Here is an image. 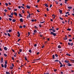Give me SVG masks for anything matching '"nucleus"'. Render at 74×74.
Instances as JSON below:
<instances>
[{
  "instance_id": "6ab92c4d",
  "label": "nucleus",
  "mask_w": 74,
  "mask_h": 74,
  "mask_svg": "<svg viewBox=\"0 0 74 74\" xmlns=\"http://www.w3.org/2000/svg\"><path fill=\"white\" fill-rule=\"evenodd\" d=\"M66 55H67V56H71V55H70V54L68 53L66 54Z\"/></svg>"
},
{
  "instance_id": "7c9ffc66",
  "label": "nucleus",
  "mask_w": 74,
  "mask_h": 74,
  "mask_svg": "<svg viewBox=\"0 0 74 74\" xmlns=\"http://www.w3.org/2000/svg\"><path fill=\"white\" fill-rule=\"evenodd\" d=\"M6 73L7 74H10V73L8 72H6Z\"/></svg>"
},
{
  "instance_id": "72a5a7b5",
  "label": "nucleus",
  "mask_w": 74,
  "mask_h": 74,
  "mask_svg": "<svg viewBox=\"0 0 74 74\" xmlns=\"http://www.w3.org/2000/svg\"><path fill=\"white\" fill-rule=\"evenodd\" d=\"M58 48H61V47H60V46H58Z\"/></svg>"
},
{
  "instance_id": "4468645a",
  "label": "nucleus",
  "mask_w": 74,
  "mask_h": 74,
  "mask_svg": "<svg viewBox=\"0 0 74 74\" xmlns=\"http://www.w3.org/2000/svg\"><path fill=\"white\" fill-rule=\"evenodd\" d=\"M67 64L68 66H71L72 65L70 64Z\"/></svg>"
},
{
  "instance_id": "cd10ccee",
  "label": "nucleus",
  "mask_w": 74,
  "mask_h": 74,
  "mask_svg": "<svg viewBox=\"0 0 74 74\" xmlns=\"http://www.w3.org/2000/svg\"><path fill=\"white\" fill-rule=\"evenodd\" d=\"M8 9L9 10H11V9L10 8L8 7Z\"/></svg>"
},
{
  "instance_id": "b1692460",
  "label": "nucleus",
  "mask_w": 74,
  "mask_h": 74,
  "mask_svg": "<svg viewBox=\"0 0 74 74\" xmlns=\"http://www.w3.org/2000/svg\"><path fill=\"white\" fill-rule=\"evenodd\" d=\"M22 51V49H20L19 50V52H21Z\"/></svg>"
},
{
  "instance_id": "c756f323",
  "label": "nucleus",
  "mask_w": 74,
  "mask_h": 74,
  "mask_svg": "<svg viewBox=\"0 0 74 74\" xmlns=\"http://www.w3.org/2000/svg\"><path fill=\"white\" fill-rule=\"evenodd\" d=\"M4 56H5V57H6V56H7V54H4Z\"/></svg>"
},
{
  "instance_id": "0e129e2a",
  "label": "nucleus",
  "mask_w": 74,
  "mask_h": 74,
  "mask_svg": "<svg viewBox=\"0 0 74 74\" xmlns=\"http://www.w3.org/2000/svg\"><path fill=\"white\" fill-rule=\"evenodd\" d=\"M18 8H21V6H18Z\"/></svg>"
},
{
  "instance_id": "4be33fe9",
  "label": "nucleus",
  "mask_w": 74,
  "mask_h": 74,
  "mask_svg": "<svg viewBox=\"0 0 74 74\" xmlns=\"http://www.w3.org/2000/svg\"><path fill=\"white\" fill-rule=\"evenodd\" d=\"M7 34L8 36H9V37H11V35H10V34L9 33H8Z\"/></svg>"
},
{
  "instance_id": "bb28decb",
  "label": "nucleus",
  "mask_w": 74,
  "mask_h": 74,
  "mask_svg": "<svg viewBox=\"0 0 74 74\" xmlns=\"http://www.w3.org/2000/svg\"><path fill=\"white\" fill-rule=\"evenodd\" d=\"M52 30L53 31V32H56L55 30L54 29H53Z\"/></svg>"
},
{
  "instance_id": "39448f33",
  "label": "nucleus",
  "mask_w": 74,
  "mask_h": 74,
  "mask_svg": "<svg viewBox=\"0 0 74 74\" xmlns=\"http://www.w3.org/2000/svg\"><path fill=\"white\" fill-rule=\"evenodd\" d=\"M12 21L13 22H16V20L14 19H13L12 20Z\"/></svg>"
},
{
  "instance_id": "e2e57ef3",
  "label": "nucleus",
  "mask_w": 74,
  "mask_h": 74,
  "mask_svg": "<svg viewBox=\"0 0 74 74\" xmlns=\"http://www.w3.org/2000/svg\"><path fill=\"white\" fill-rule=\"evenodd\" d=\"M60 19H61V20H63V19L62 18H61L60 17Z\"/></svg>"
},
{
  "instance_id": "7ed1b4c3",
  "label": "nucleus",
  "mask_w": 74,
  "mask_h": 74,
  "mask_svg": "<svg viewBox=\"0 0 74 74\" xmlns=\"http://www.w3.org/2000/svg\"><path fill=\"white\" fill-rule=\"evenodd\" d=\"M17 34H18V35H17V36L18 37H20V34L19 33V32H18Z\"/></svg>"
},
{
  "instance_id": "2f4dec72",
  "label": "nucleus",
  "mask_w": 74,
  "mask_h": 74,
  "mask_svg": "<svg viewBox=\"0 0 74 74\" xmlns=\"http://www.w3.org/2000/svg\"><path fill=\"white\" fill-rule=\"evenodd\" d=\"M55 56H56V57H58V55L57 54H56L55 55Z\"/></svg>"
},
{
  "instance_id": "9b49d317",
  "label": "nucleus",
  "mask_w": 74,
  "mask_h": 74,
  "mask_svg": "<svg viewBox=\"0 0 74 74\" xmlns=\"http://www.w3.org/2000/svg\"><path fill=\"white\" fill-rule=\"evenodd\" d=\"M54 61L56 62H59V60H55Z\"/></svg>"
},
{
  "instance_id": "ddd939ff",
  "label": "nucleus",
  "mask_w": 74,
  "mask_h": 74,
  "mask_svg": "<svg viewBox=\"0 0 74 74\" xmlns=\"http://www.w3.org/2000/svg\"><path fill=\"white\" fill-rule=\"evenodd\" d=\"M65 4H67V2H67L68 1V0H65Z\"/></svg>"
},
{
  "instance_id": "a19ab883",
  "label": "nucleus",
  "mask_w": 74,
  "mask_h": 74,
  "mask_svg": "<svg viewBox=\"0 0 74 74\" xmlns=\"http://www.w3.org/2000/svg\"><path fill=\"white\" fill-rule=\"evenodd\" d=\"M13 15H14V13L13 12L11 14V15L12 16Z\"/></svg>"
},
{
  "instance_id": "5fc2aeb1",
  "label": "nucleus",
  "mask_w": 74,
  "mask_h": 74,
  "mask_svg": "<svg viewBox=\"0 0 74 74\" xmlns=\"http://www.w3.org/2000/svg\"><path fill=\"white\" fill-rule=\"evenodd\" d=\"M60 67H63V65L62 64H61V65L60 66Z\"/></svg>"
},
{
  "instance_id": "dca6fc26",
  "label": "nucleus",
  "mask_w": 74,
  "mask_h": 74,
  "mask_svg": "<svg viewBox=\"0 0 74 74\" xmlns=\"http://www.w3.org/2000/svg\"><path fill=\"white\" fill-rule=\"evenodd\" d=\"M12 32V30H11V29H9V30L8 32L9 33H11V32Z\"/></svg>"
},
{
  "instance_id": "473e14b6",
  "label": "nucleus",
  "mask_w": 74,
  "mask_h": 74,
  "mask_svg": "<svg viewBox=\"0 0 74 74\" xmlns=\"http://www.w3.org/2000/svg\"><path fill=\"white\" fill-rule=\"evenodd\" d=\"M25 60H27V58L26 57H25Z\"/></svg>"
},
{
  "instance_id": "052dcab7",
  "label": "nucleus",
  "mask_w": 74,
  "mask_h": 74,
  "mask_svg": "<svg viewBox=\"0 0 74 74\" xmlns=\"http://www.w3.org/2000/svg\"><path fill=\"white\" fill-rule=\"evenodd\" d=\"M73 43H72L71 44V46H73Z\"/></svg>"
},
{
  "instance_id": "9d476101",
  "label": "nucleus",
  "mask_w": 74,
  "mask_h": 74,
  "mask_svg": "<svg viewBox=\"0 0 74 74\" xmlns=\"http://www.w3.org/2000/svg\"><path fill=\"white\" fill-rule=\"evenodd\" d=\"M14 15H16V16H17V13H16V12H14Z\"/></svg>"
},
{
  "instance_id": "4c0bfd02",
  "label": "nucleus",
  "mask_w": 74,
  "mask_h": 74,
  "mask_svg": "<svg viewBox=\"0 0 74 74\" xmlns=\"http://www.w3.org/2000/svg\"><path fill=\"white\" fill-rule=\"evenodd\" d=\"M59 12L60 14H62V10H61Z\"/></svg>"
},
{
  "instance_id": "c03bdc74",
  "label": "nucleus",
  "mask_w": 74,
  "mask_h": 74,
  "mask_svg": "<svg viewBox=\"0 0 74 74\" xmlns=\"http://www.w3.org/2000/svg\"><path fill=\"white\" fill-rule=\"evenodd\" d=\"M9 20H10V21H12V19H11V18H9Z\"/></svg>"
},
{
  "instance_id": "8fccbe9b",
  "label": "nucleus",
  "mask_w": 74,
  "mask_h": 74,
  "mask_svg": "<svg viewBox=\"0 0 74 74\" xmlns=\"http://www.w3.org/2000/svg\"><path fill=\"white\" fill-rule=\"evenodd\" d=\"M31 21L32 22H34V19H32L31 20Z\"/></svg>"
},
{
  "instance_id": "69168bd1",
  "label": "nucleus",
  "mask_w": 74,
  "mask_h": 74,
  "mask_svg": "<svg viewBox=\"0 0 74 74\" xmlns=\"http://www.w3.org/2000/svg\"><path fill=\"white\" fill-rule=\"evenodd\" d=\"M39 27H41V25L40 24V25H39Z\"/></svg>"
},
{
  "instance_id": "f03ea898",
  "label": "nucleus",
  "mask_w": 74,
  "mask_h": 74,
  "mask_svg": "<svg viewBox=\"0 0 74 74\" xmlns=\"http://www.w3.org/2000/svg\"><path fill=\"white\" fill-rule=\"evenodd\" d=\"M0 62L1 63H3V57L1 58Z\"/></svg>"
},
{
  "instance_id": "f257e3e1",
  "label": "nucleus",
  "mask_w": 74,
  "mask_h": 74,
  "mask_svg": "<svg viewBox=\"0 0 74 74\" xmlns=\"http://www.w3.org/2000/svg\"><path fill=\"white\" fill-rule=\"evenodd\" d=\"M50 32H51L50 34L52 35L53 36H56V34L51 31Z\"/></svg>"
},
{
  "instance_id": "393cba45",
  "label": "nucleus",
  "mask_w": 74,
  "mask_h": 74,
  "mask_svg": "<svg viewBox=\"0 0 74 74\" xmlns=\"http://www.w3.org/2000/svg\"><path fill=\"white\" fill-rule=\"evenodd\" d=\"M52 58L53 59H55V55H53L52 56Z\"/></svg>"
},
{
  "instance_id": "680f3d73",
  "label": "nucleus",
  "mask_w": 74,
  "mask_h": 74,
  "mask_svg": "<svg viewBox=\"0 0 74 74\" xmlns=\"http://www.w3.org/2000/svg\"><path fill=\"white\" fill-rule=\"evenodd\" d=\"M47 11H49V9H48V8H47Z\"/></svg>"
},
{
  "instance_id": "aec40b11",
  "label": "nucleus",
  "mask_w": 74,
  "mask_h": 74,
  "mask_svg": "<svg viewBox=\"0 0 74 74\" xmlns=\"http://www.w3.org/2000/svg\"><path fill=\"white\" fill-rule=\"evenodd\" d=\"M10 69H13V66H11L10 67Z\"/></svg>"
},
{
  "instance_id": "864d4df0",
  "label": "nucleus",
  "mask_w": 74,
  "mask_h": 74,
  "mask_svg": "<svg viewBox=\"0 0 74 74\" xmlns=\"http://www.w3.org/2000/svg\"><path fill=\"white\" fill-rule=\"evenodd\" d=\"M52 4H51L50 6V8H51V7H52Z\"/></svg>"
},
{
  "instance_id": "58836bf2",
  "label": "nucleus",
  "mask_w": 74,
  "mask_h": 74,
  "mask_svg": "<svg viewBox=\"0 0 74 74\" xmlns=\"http://www.w3.org/2000/svg\"><path fill=\"white\" fill-rule=\"evenodd\" d=\"M29 14L28 15V16H29V18H30V16L31 15V14Z\"/></svg>"
},
{
  "instance_id": "09e8293b",
  "label": "nucleus",
  "mask_w": 74,
  "mask_h": 74,
  "mask_svg": "<svg viewBox=\"0 0 74 74\" xmlns=\"http://www.w3.org/2000/svg\"><path fill=\"white\" fill-rule=\"evenodd\" d=\"M20 40H21V39H18L17 40L18 42H19Z\"/></svg>"
},
{
  "instance_id": "4d7b16f0",
  "label": "nucleus",
  "mask_w": 74,
  "mask_h": 74,
  "mask_svg": "<svg viewBox=\"0 0 74 74\" xmlns=\"http://www.w3.org/2000/svg\"><path fill=\"white\" fill-rule=\"evenodd\" d=\"M37 11L38 12H40V11L38 10H37Z\"/></svg>"
},
{
  "instance_id": "c9c22d12",
  "label": "nucleus",
  "mask_w": 74,
  "mask_h": 74,
  "mask_svg": "<svg viewBox=\"0 0 74 74\" xmlns=\"http://www.w3.org/2000/svg\"><path fill=\"white\" fill-rule=\"evenodd\" d=\"M29 52H30V53L32 52V50H31V49H30L29 50Z\"/></svg>"
},
{
  "instance_id": "e433bc0d",
  "label": "nucleus",
  "mask_w": 74,
  "mask_h": 74,
  "mask_svg": "<svg viewBox=\"0 0 74 74\" xmlns=\"http://www.w3.org/2000/svg\"><path fill=\"white\" fill-rule=\"evenodd\" d=\"M28 35L27 37H29V35H30V32H28Z\"/></svg>"
},
{
  "instance_id": "0eeeda50",
  "label": "nucleus",
  "mask_w": 74,
  "mask_h": 74,
  "mask_svg": "<svg viewBox=\"0 0 74 74\" xmlns=\"http://www.w3.org/2000/svg\"><path fill=\"white\" fill-rule=\"evenodd\" d=\"M45 6L46 7H48V5H47V3H45Z\"/></svg>"
},
{
  "instance_id": "bf43d9fd",
  "label": "nucleus",
  "mask_w": 74,
  "mask_h": 74,
  "mask_svg": "<svg viewBox=\"0 0 74 74\" xmlns=\"http://www.w3.org/2000/svg\"><path fill=\"white\" fill-rule=\"evenodd\" d=\"M12 60H14V57H12Z\"/></svg>"
},
{
  "instance_id": "20e7f679",
  "label": "nucleus",
  "mask_w": 74,
  "mask_h": 74,
  "mask_svg": "<svg viewBox=\"0 0 74 74\" xmlns=\"http://www.w3.org/2000/svg\"><path fill=\"white\" fill-rule=\"evenodd\" d=\"M20 21H21V22H23V19L22 18H21L20 19Z\"/></svg>"
},
{
  "instance_id": "f3484780",
  "label": "nucleus",
  "mask_w": 74,
  "mask_h": 74,
  "mask_svg": "<svg viewBox=\"0 0 74 74\" xmlns=\"http://www.w3.org/2000/svg\"><path fill=\"white\" fill-rule=\"evenodd\" d=\"M40 59H41L40 58H39L38 59H36V60H40Z\"/></svg>"
},
{
  "instance_id": "338daca9",
  "label": "nucleus",
  "mask_w": 74,
  "mask_h": 74,
  "mask_svg": "<svg viewBox=\"0 0 74 74\" xmlns=\"http://www.w3.org/2000/svg\"><path fill=\"white\" fill-rule=\"evenodd\" d=\"M23 27H24V28L26 27V25H23Z\"/></svg>"
},
{
  "instance_id": "6e6d98bb",
  "label": "nucleus",
  "mask_w": 74,
  "mask_h": 74,
  "mask_svg": "<svg viewBox=\"0 0 74 74\" xmlns=\"http://www.w3.org/2000/svg\"><path fill=\"white\" fill-rule=\"evenodd\" d=\"M68 44L69 45H71V44H70V42H68Z\"/></svg>"
},
{
  "instance_id": "c85d7f7f",
  "label": "nucleus",
  "mask_w": 74,
  "mask_h": 74,
  "mask_svg": "<svg viewBox=\"0 0 74 74\" xmlns=\"http://www.w3.org/2000/svg\"><path fill=\"white\" fill-rule=\"evenodd\" d=\"M1 66L2 67H4V65H3V64H1Z\"/></svg>"
},
{
  "instance_id": "412c9836",
  "label": "nucleus",
  "mask_w": 74,
  "mask_h": 74,
  "mask_svg": "<svg viewBox=\"0 0 74 74\" xmlns=\"http://www.w3.org/2000/svg\"><path fill=\"white\" fill-rule=\"evenodd\" d=\"M8 16L10 18H12V16L11 15H8Z\"/></svg>"
},
{
  "instance_id": "49530a36",
  "label": "nucleus",
  "mask_w": 74,
  "mask_h": 74,
  "mask_svg": "<svg viewBox=\"0 0 74 74\" xmlns=\"http://www.w3.org/2000/svg\"><path fill=\"white\" fill-rule=\"evenodd\" d=\"M5 5H6V6H8V3H5Z\"/></svg>"
},
{
  "instance_id": "ea45409f",
  "label": "nucleus",
  "mask_w": 74,
  "mask_h": 74,
  "mask_svg": "<svg viewBox=\"0 0 74 74\" xmlns=\"http://www.w3.org/2000/svg\"><path fill=\"white\" fill-rule=\"evenodd\" d=\"M59 63L60 64H62V63L61 62H60V61H59Z\"/></svg>"
},
{
  "instance_id": "13d9d810",
  "label": "nucleus",
  "mask_w": 74,
  "mask_h": 74,
  "mask_svg": "<svg viewBox=\"0 0 74 74\" xmlns=\"http://www.w3.org/2000/svg\"><path fill=\"white\" fill-rule=\"evenodd\" d=\"M21 8H23V9H25V8H24L23 6H21Z\"/></svg>"
},
{
  "instance_id": "423d86ee",
  "label": "nucleus",
  "mask_w": 74,
  "mask_h": 74,
  "mask_svg": "<svg viewBox=\"0 0 74 74\" xmlns=\"http://www.w3.org/2000/svg\"><path fill=\"white\" fill-rule=\"evenodd\" d=\"M65 63H68L69 62V60H66L65 61Z\"/></svg>"
},
{
  "instance_id": "3c124183",
  "label": "nucleus",
  "mask_w": 74,
  "mask_h": 74,
  "mask_svg": "<svg viewBox=\"0 0 74 74\" xmlns=\"http://www.w3.org/2000/svg\"><path fill=\"white\" fill-rule=\"evenodd\" d=\"M5 64H7V61H5Z\"/></svg>"
},
{
  "instance_id": "a878e982",
  "label": "nucleus",
  "mask_w": 74,
  "mask_h": 74,
  "mask_svg": "<svg viewBox=\"0 0 74 74\" xmlns=\"http://www.w3.org/2000/svg\"><path fill=\"white\" fill-rule=\"evenodd\" d=\"M4 67L5 68H6V67H7V65L6 64H5L4 65Z\"/></svg>"
},
{
  "instance_id": "2eb2a0df",
  "label": "nucleus",
  "mask_w": 74,
  "mask_h": 74,
  "mask_svg": "<svg viewBox=\"0 0 74 74\" xmlns=\"http://www.w3.org/2000/svg\"><path fill=\"white\" fill-rule=\"evenodd\" d=\"M34 32L35 33H37V30H34Z\"/></svg>"
},
{
  "instance_id": "79ce46f5",
  "label": "nucleus",
  "mask_w": 74,
  "mask_h": 74,
  "mask_svg": "<svg viewBox=\"0 0 74 74\" xmlns=\"http://www.w3.org/2000/svg\"><path fill=\"white\" fill-rule=\"evenodd\" d=\"M4 11L5 12H7V10L6 9H5L4 10Z\"/></svg>"
},
{
  "instance_id": "6e6552de",
  "label": "nucleus",
  "mask_w": 74,
  "mask_h": 74,
  "mask_svg": "<svg viewBox=\"0 0 74 74\" xmlns=\"http://www.w3.org/2000/svg\"><path fill=\"white\" fill-rule=\"evenodd\" d=\"M4 49L5 50V51H7V47H4Z\"/></svg>"
},
{
  "instance_id": "a211bd4d",
  "label": "nucleus",
  "mask_w": 74,
  "mask_h": 74,
  "mask_svg": "<svg viewBox=\"0 0 74 74\" xmlns=\"http://www.w3.org/2000/svg\"><path fill=\"white\" fill-rule=\"evenodd\" d=\"M71 61L72 62V63H74V60H71Z\"/></svg>"
},
{
  "instance_id": "a18cd8bd",
  "label": "nucleus",
  "mask_w": 74,
  "mask_h": 74,
  "mask_svg": "<svg viewBox=\"0 0 74 74\" xmlns=\"http://www.w3.org/2000/svg\"><path fill=\"white\" fill-rule=\"evenodd\" d=\"M20 28H22L23 27L21 25H20L19 27Z\"/></svg>"
},
{
  "instance_id": "774afa93",
  "label": "nucleus",
  "mask_w": 74,
  "mask_h": 74,
  "mask_svg": "<svg viewBox=\"0 0 74 74\" xmlns=\"http://www.w3.org/2000/svg\"><path fill=\"white\" fill-rule=\"evenodd\" d=\"M44 74H49V73H44Z\"/></svg>"
},
{
  "instance_id": "603ef678",
  "label": "nucleus",
  "mask_w": 74,
  "mask_h": 74,
  "mask_svg": "<svg viewBox=\"0 0 74 74\" xmlns=\"http://www.w3.org/2000/svg\"><path fill=\"white\" fill-rule=\"evenodd\" d=\"M12 51L13 52H15V51H14V50L13 49H12Z\"/></svg>"
},
{
  "instance_id": "de8ad7c7",
  "label": "nucleus",
  "mask_w": 74,
  "mask_h": 74,
  "mask_svg": "<svg viewBox=\"0 0 74 74\" xmlns=\"http://www.w3.org/2000/svg\"><path fill=\"white\" fill-rule=\"evenodd\" d=\"M34 46L36 47H37V44H35L34 45Z\"/></svg>"
},
{
  "instance_id": "1a4fd4ad",
  "label": "nucleus",
  "mask_w": 74,
  "mask_h": 74,
  "mask_svg": "<svg viewBox=\"0 0 74 74\" xmlns=\"http://www.w3.org/2000/svg\"><path fill=\"white\" fill-rule=\"evenodd\" d=\"M68 8H69V9H71L72 7L71 6H69L68 7Z\"/></svg>"
},
{
  "instance_id": "37998d69",
  "label": "nucleus",
  "mask_w": 74,
  "mask_h": 74,
  "mask_svg": "<svg viewBox=\"0 0 74 74\" xmlns=\"http://www.w3.org/2000/svg\"><path fill=\"white\" fill-rule=\"evenodd\" d=\"M69 41L71 42V41H72V40L71 39H69Z\"/></svg>"
},
{
  "instance_id": "f8f14e48",
  "label": "nucleus",
  "mask_w": 74,
  "mask_h": 74,
  "mask_svg": "<svg viewBox=\"0 0 74 74\" xmlns=\"http://www.w3.org/2000/svg\"><path fill=\"white\" fill-rule=\"evenodd\" d=\"M27 8L29 9L30 8V6H28V5H27Z\"/></svg>"
},
{
  "instance_id": "5701e85b",
  "label": "nucleus",
  "mask_w": 74,
  "mask_h": 74,
  "mask_svg": "<svg viewBox=\"0 0 74 74\" xmlns=\"http://www.w3.org/2000/svg\"><path fill=\"white\" fill-rule=\"evenodd\" d=\"M19 16H20V17H22V16L21 15V14H19Z\"/></svg>"
},
{
  "instance_id": "f704fd0d",
  "label": "nucleus",
  "mask_w": 74,
  "mask_h": 74,
  "mask_svg": "<svg viewBox=\"0 0 74 74\" xmlns=\"http://www.w3.org/2000/svg\"><path fill=\"white\" fill-rule=\"evenodd\" d=\"M67 30H69V31H70V30H71V29L68 28L67 29Z\"/></svg>"
}]
</instances>
